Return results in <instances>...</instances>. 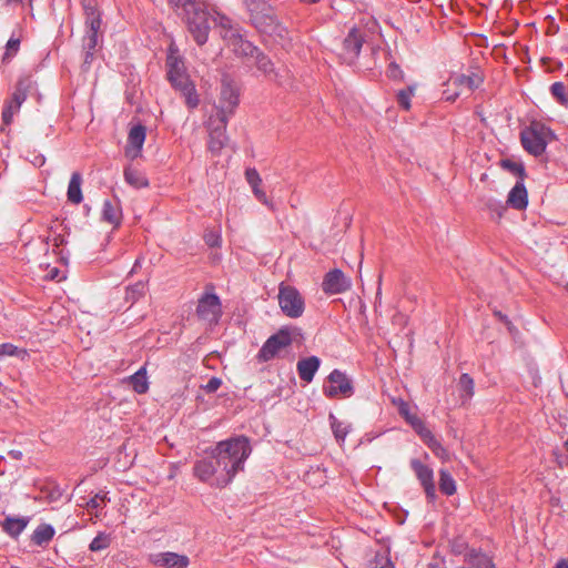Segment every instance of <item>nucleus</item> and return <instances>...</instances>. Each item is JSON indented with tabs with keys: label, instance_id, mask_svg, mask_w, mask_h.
<instances>
[{
	"label": "nucleus",
	"instance_id": "f257e3e1",
	"mask_svg": "<svg viewBox=\"0 0 568 568\" xmlns=\"http://www.w3.org/2000/svg\"><path fill=\"white\" fill-rule=\"evenodd\" d=\"M251 453L252 447L244 436L221 440L212 448L213 456L217 457L216 463L225 467L231 481L239 471L244 469V463Z\"/></svg>",
	"mask_w": 568,
	"mask_h": 568
},
{
	"label": "nucleus",
	"instance_id": "f03ea898",
	"mask_svg": "<svg viewBox=\"0 0 568 568\" xmlns=\"http://www.w3.org/2000/svg\"><path fill=\"white\" fill-rule=\"evenodd\" d=\"M168 79L185 100L189 109H195L200 104V95L195 84L186 73L184 61L178 54V50L171 45L166 58Z\"/></svg>",
	"mask_w": 568,
	"mask_h": 568
},
{
	"label": "nucleus",
	"instance_id": "7ed1b4c3",
	"mask_svg": "<svg viewBox=\"0 0 568 568\" xmlns=\"http://www.w3.org/2000/svg\"><path fill=\"white\" fill-rule=\"evenodd\" d=\"M393 403L397 407L399 415L413 427L434 455L443 462H447L449 459L447 449L436 439L432 430L417 416V414L410 410L408 403L400 398L393 399Z\"/></svg>",
	"mask_w": 568,
	"mask_h": 568
},
{
	"label": "nucleus",
	"instance_id": "20e7f679",
	"mask_svg": "<svg viewBox=\"0 0 568 568\" xmlns=\"http://www.w3.org/2000/svg\"><path fill=\"white\" fill-rule=\"evenodd\" d=\"M216 462L217 457L213 456L211 449L206 458L195 463L193 473L199 480L217 488H224L231 483V479L225 467Z\"/></svg>",
	"mask_w": 568,
	"mask_h": 568
},
{
	"label": "nucleus",
	"instance_id": "39448f33",
	"mask_svg": "<svg viewBox=\"0 0 568 568\" xmlns=\"http://www.w3.org/2000/svg\"><path fill=\"white\" fill-rule=\"evenodd\" d=\"M241 88L229 75H223L216 104L219 121L227 124L240 104Z\"/></svg>",
	"mask_w": 568,
	"mask_h": 568
},
{
	"label": "nucleus",
	"instance_id": "423d86ee",
	"mask_svg": "<svg viewBox=\"0 0 568 568\" xmlns=\"http://www.w3.org/2000/svg\"><path fill=\"white\" fill-rule=\"evenodd\" d=\"M554 139V132L540 122H532L521 132V143L525 150L535 156L542 154L547 144Z\"/></svg>",
	"mask_w": 568,
	"mask_h": 568
},
{
	"label": "nucleus",
	"instance_id": "0eeeda50",
	"mask_svg": "<svg viewBox=\"0 0 568 568\" xmlns=\"http://www.w3.org/2000/svg\"><path fill=\"white\" fill-rule=\"evenodd\" d=\"M214 21L217 28H220L222 38L227 42V45L232 48L234 53L240 55L254 57V54L257 52V48L242 38L239 30L232 26V22L229 18L224 16H217L214 18Z\"/></svg>",
	"mask_w": 568,
	"mask_h": 568
},
{
	"label": "nucleus",
	"instance_id": "6e6552de",
	"mask_svg": "<svg viewBox=\"0 0 568 568\" xmlns=\"http://www.w3.org/2000/svg\"><path fill=\"white\" fill-rule=\"evenodd\" d=\"M483 83L481 74L471 72L470 74H454L445 83L443 97L446 101L454 102L462 95L470 94Z\"/></svg>",
	"mask_w": 568,
	"mask_h": 568
},
{
	"label": "nucleus",
	"instance_id": "1a4fd4ad",
	"mask_svg": "<svg viewBox=\"0 0 568 568\" xmlns=\"http://www.w3.org/2000/svg\"><path fill=\"white\" fill-rule=\"evenodd\" d=\"M277 301L281 311L290 318H298L305 311V301L300 291L284 282L278 285Z\"/></svg>",
	"mask_w": 568,
	"mask_h": 568
},
{
	"label": "nucleus",
	"instance_id": "9d476101",
	"mask_svg": "<svg viewBox=\"0 0 568 568\" xmlns=\"http://www.w3.org/2000/svg\"><path fill=\"white\" fill-rule=\"evenodd\" d=\"M190 7L185 13L186 23L197 44L202 45L207 40L210 13L201 3H190Z\"/></svg>",
	"mask_w": 568,
	"mask_h": 568
},
{
	"label": "nucleus",
	"instance_id": "9b49d317",
	"mask_svg": "<svg viewBox=\"0 0 568 568\" xmlns=\"http://www.w3.org/2000/svg\"><path fill=\"white\" fill-rule=\"evenodd\" d=\"M251 13V20L262 32L274 30L276 18L272 7L265 0H243Z\"/></svg>",
	"mask_w": 568,
	"mask_h": 568
},
{
	"label": "nucleus",
	"instance_id": "f8f14e48",
	"mask_svg": "<svg viewBox=\"0 0 568 568\" xmlns=\"http://www.w3.org/2000/svg\"><path fill=\"white\" fill-rule=\"evenodd\" d=\"M353 392L352 381L338 369L331 372L323 387V393L328 398H347L353 395Z\"/></svg>",
	"mask_w": 568,
	"mask_h": 568
},
{
	"label": "nucleus",
	"instance_id": "ddd939ff",
	"mask_svg": "<svg viewBox=\"0 0 568 568\" xmlns=\"http://www.w3.org/2000/svg\"><path fill=\"white\" fill-rule=\"evenodd\" d=\"M292 343V331L287 327L282 328L275 335L271 336L258 352V358L267 362L274 358L283 348Z\"/></svg>",
	"mask_w": 568,
	"mask_h": 568
},
{
	"label": "nucleus",
	"instance_id": "4468645a",
	"mask_svg": "<svg viewBox=\"0 0 568 568\" xmlns=\"http://www.w3.org/2000/svg\"><path fill=\"white\" fill-rule=\"evenodd\" d=\"M31 85V75L26 77L18 82L17 89L12 94V101L2 110V121L6 125L11 123L13 114L19 111L21 104L26 101L27 91Z\"/></svg>",
	"mask_w": 568,
	"mask_h": 568
},
{
	"label": "nucleus",
	"instance_id": "2eb2a0df",
	"mask_svg": "<svg viewBox=\"0 0 568 568\" xmlns=\"http://www.w3.org/2000/svg\"><path fill=\"white\" fill-rule=\"evenodd\" d=\"M196 314L202 321L209 324L216 323L222 315L220 298L215 294H204L199 300Z\"/></svg>",
	"mask_w": 568,
	"mask_h": 568
},
{
	"label": "nucleus",
	"instance_id": "dca6fc26",
	"mask_svg": "<svg viewBox=\"0 0 568 568\" xmlns=\"http://www.w3.org/2000/svg\"><path fill=\"white\" fill-rule=\"evenodd\" d=\"M87 36L84 45L88 50H94L98 45V37L101 29V14L92 4L84 6Z\"/></svg>",
	"mask_w": 568,
	"mask_h": 568
},
{
	"label": "nucleus",
	"instance_id": "f3484780",
	"mask_svg": "<svg viewBox=\"0 0 568 568\" xmlns=\"http://www.w3.org/2000/svg\"><path fill=\"white\" fill-rule=\"evenodd\" d=\"M146 138V129L141 124L132 125L129 130L124 155L129 160H135L142 155L143 144Z\"/></svg>",
	"mask_w": 568,
	"mask_h": 568
},
{
	"label": "nucleus",
	"instance_id": "a211bd4d",
	"mask_svg": "<svg viewBox=\"0 0 568 568\" xmlns=\"http://www.w3.org/2000/svg\"><path fill=\"white\" fill-rule=\"evenodd\" d=\"M352 286L351 280L338 268L329 271L322 283L326 294L335 295L348 291Z\"/></svg>",
	"mask_w": 568,
	"mask_h": 568
},
{
	"label": "nucleus",
	"instance_id": "6ab92c4d",
	"mask_svg": "<svg viewBox=\"0 0 568 568\" xmlns=\"http://www.w3.org/2000/svg\"><path fill=\"white\" fill-rule=\"evenodd\" d=\"M410 466H412L416 477L420 481L422 486L424 487L426 496L430 500H434L436 497V488H435V483H434L433 469L430 467H428L427 465H424L418 459H412Z\"/></svg>",
	"mask_w": 568,
	"mask_h": 568
},
{
	"label": "nucleus",
	"instance_id": "aec40b11",
	"mask_svg": "<svg viewBox=\"0 0 568 568\" xmlns=\"http://www.w3.org/2000/svg\"><path fill=\"white\" fill-rule=\"evenodd\" d=\"M152 562L159 568H186L190 560L185 555L165 551L153 555Z\"/></svg>",
	"mask_w": 568,
	"mask_h": 568
},
{
	"label": "nucleus",
	"instance_id": "412c9836",
	"mask_svg": "<svg viewBox=\"0 0 568 568\" xmlns=\"http://www.w3.org/2000/svg\"><path fill=\"white\" fill-rule=\"evenodd\" d=\"M245 178L255 197L268 207H273V204L268 200L266 193L262 190V179L255 169H247L245 171Z\"/></svg>",
	"mask_w": 568,
	"mask_h": 568
},
{
	"label": "nucleus",
	"instance_id": "4be33fe9",
	"mask_svg": "<svg viewBox=\"0 0 568 568\" xmlns=\"http://www.w3.org/2000/svg\"><path fill=\"white\" fill-rule=\"evenodd\" d=\"M321 361L316 356H310L297 362V373L302 381L311 383L318 371Z\"/></svg>",
	"mask_w": 568,
	"mask_h": 568
},
{
	"label": "nucleus",
	"instance_id": "5701e85b",
	"mask_svg": "<svg viewBox=\"0 0 568 568\" xmlns=\"http://www.w3.org/2000/svg\"><path fill=\"white\" fill-rule=\"evenodd\" d=\"M363 44V37L356 28L349 30L344 40L345 54L353 60L359 54Z\"/></svg>",
	"mask_w": 568,
	"mask_h": 568
},
{
	"label": "nucleus",
	"instance_id": "b1692460",
	"mask_svg": "<svg viewBox=\"0 0 568 568\" xmlns=\"http://www.w3.org/2000/svg\"><path fill=\"white\" fill-rule=\"evenodd\" d=\"M507 202L516 210H524L528 204L527 190L523 182H517L510 190Z\"/></svg>",
	"mask_w": 568,
	"mask_h": 568
},
{
	"label": "nucleus",
	"instance_id": "393cba45",
	"mask_svg": "<svg viewBox=\"0 0 568 568\" xmlns=\"http://www.w3.org/2000/svg\"><path fill=\"white\" fill-rule=\"evenodd\" d=\"M226 125L219 121V125L210 130L209 149L213 153H219L226 143Z\"/></svg>",
	"mask_w": 568,
	"mask_h": 568
},
{
	"label": "nucleus",
	"instance_id": "a878e982",
	"mask_svg": "<svg viewBox=\"0 0 568 568\" xmlns=\"http://www.w3.org/2000/svg\"><path fill=\"white\" fill-rule=\"evenodd\" d=\"M103 220L113 225L119 226L122 220V211L119 201H105L102 209Z\"/></svg>",
	"mask_w": 568,
	"mask_h": 568
},
{
	"label": "nucleus",
	"instance_id": "bb28decb",
	"mask_svg": "<svg viewBox=\"0 0 568 568\" xmlns=\"http://www.w3.org/2000/svg\"><path fill=\"white\" fill-rule=\"evenodd\" d=\"M124 180L135 189H142L149 185L146 176L139 169L132 165L124 169Z\"/></svg>",
	"mask_w": 568,
	"mask_h": 568
},
{
	"label": "nucleus",
	"instance_id": "cd10ccee",
	"mask_svg": "<svg viewBox=\"0 0 568 568\" xmlns=\"http://www.w3.org/2000/svg\"><path fill=\"white\" fill-rule=\"evenodd\" d=\"M38 489L40 491V495H38V499H43L47 501H54L61 496V490L55 485L54 481L44 479L41 481L40 485H38Z\"/></svg>",
	"mask_w": 568,
	"mask_h": 568
},
{
	"label": "nucleus",
	"instance_id": "c85d7f7f",
	"mask_svg": "<svg viewBox=\"0 0 568 568\" xmlns=\"http://www.w3.org/2000/svg\"><path fill=\"white\" fill-rule=\"evenodd\" d=\"M82 178L79 172H74L71 175L68 186V200L73 204L81 203L83 196L81 191Z\"/></svg>",
	"mask_w": 568,
	"mask_h": 568
},
{
	"label": "nucleus",
	"instance_id": "c756f323",
	"mask_svg": "<svg viewBox=\"0 0 568 568\" xmlns=\"http://www.w3.org/2000/svg\"><path fill=\"white\" fill-rule=\"evenodd\" d=\"M30 518H6L2 523V528L12 537L19 536L29 524Z\"/></svg>",
	"mask_w": 568,
	"mask_h": 568
},
{
	"label": "nucleus",
	"instance_id": "7c9ffc66",
	"mask_svg": "<svg viewBox=\"0 0 568 568\" xmlns=\"http://www.w3.org/2000/svg\"><path fill=\"white\" fill-rule=\"evenodd\" d=\"M108 501V494L105 491H100L85 503V507L91 515L98 518Z\"/></svg>",
	"mask_w": 568,
	"mask_h": 568
},
{
	"label": "nucleus",
	"instance_id": "2f4dec72",
	"mask_svg": "<svg viewBox=\"0 0 568 568\" xmlns=\"http://www.w3.org/2000/svg\"><path fill=\"white\" fill-rule=\"evenodd\" d=\"M130 384L138 394H144L149 389V382L146 378L145 367L140 368L135 374L130 377Z\"/></svg>",
	"mask_w": 568,
	"mask_h": 568
},
{
	"label": "nucleus",
	"instance_id": "473e14b6",
	"mask_svg": "<svg viewBox=\"0 0 568 568\" xmlns=\"http://www.w3.org/2000/svg\"><path fill=\"white\" fill-rule=\"evenodd\" d=\"M329 420H331V428L333 430V434H334L336 440L339 444H343L347 434L351 430V425H348L342 420H338L333 414L329 415Z\"/></svg>",
	"mask_w": 568,
	"mask_h": 568
},
{
	"label": "nucleus",
	"instance_id": "72a5a7b5",
	"mask_svg": "<svg viewBox=\"0 0 568 568\" xmlns=\"http://www.w3.org/2000/svg\"><path fill=\"white\" fill-rule=\"evenodd\" d=\"M439 489L447 496H452L456 493V483L446 469L439 470Z\"/></svg>",
	"mask_w": 568,
	"mask_h": 568
},
{
	"label": "nucleus",
	"instance_id": "f704fd0d",
	"mask_svg": "<svg viewBox=\"0 0 568 568\" xmlns=\"http://www.w3.org/2000/svg\"><path fill=\"white\" fill-rule=\"evenodd\" d=\"M111 541L112 538L110 534L99 532L89 545V549L94 552L104 550L111 545Z\"/></svg>",
	"mask_w": 568,
	"mask_h": 568
},
{
	"label": "nucleus",
	"instance_id": "c9c22d12",
	"mask_svg": "<svg viewBox=\"0 0 568 568\" xmlns=\"http://www.w3.org/2000/svg\"><path fill=\"white\" fill-rule=\"evenodd\" d=\"M6 356H17L23 359L29 356V354L24 348H19L13 344L4 343L0 345V361Z\"/></svg>",
	"mask_w": 568,
	"mask_h": 568
},
{
	"label": "nucleus",
	"instance_id": "e433bc0d",
	"mask_svg": "<svg viewBox=\"0 0 568 568\" xmlns=\"http://www.w3.org/2000/svg\"><path fill=\"white\" fill-rule=\"evenodd\" d=\"M20 49V39L19 38H10L6 44V50L2 55V62L9 63L19 52Z\"/></svg>",
	"mask_w": 568,
	"mask_h": 568
},
{
	"label": "nucleus",
	"instance_id": "4c0bfd02",
	"mask_svg": "<svg viewBox=\"0 0 568 568\" xmlns=\"http://www.w3.org/2000/svg\"><path fill=\"white\" fill-rule=\"evenodd\" d=\"M552 97L562 105H568V92L562 82H555L550 87Z\"/></svg>",
	"mask_w": 568,
	"mask_h": 568
},
{
	"label": "nucleus",
	"instance_id": "58836bf2",
	"mask_svg": "<svg viewBox=\"0 0 568 568\" xmlns=\"http://www.w3.org/2000/svg\"><path fill=\"white\" fill-rule=\"evenodd\" d=\"M44 271L47 272L45 275L43 276L44 280L60 282L65 278L64 271L61 270L60 266L57 264H54V265L48 264L45 266Z\"/></svg>",
	"mask_w": 568,
	"mask_h": 568
},
{
	"label": "nucleus",
	"instance_id": "ea45409f",
	"mask_svg": "<svg viewBox=\"0 0 568 568\" xmlns=\"http://www.w3.org/2000/svg\"><path fill=\"white\" fill-rule=\"evenodd\" d=\"M415 87H408L397 93V102L404 110L410 109V99L414 95Z\"/></svg>",
	"mask_w": 568,
	"mask_h": 568
},
{
	"label": "nucleus",
	"instance_id": "a19ab883",
	"mask_svg": "<svg viewBox=\"0 0 568 568\" xmlns=\"http://www.w3.org/2000/svg\"><path fill=\"white\" fill-rule=\"evenodd\" d=\"M254 58L256 65L261 71H263L265 74L273 72V63L266 55L257 50V52L254 54Z\"/></svg>",
	"mask_w": 568,
	"mask_h": 568
},
{
	"label": "nucleus",
	"instance_id": "79ce46f5",
	"mask_svg": "<svg viewBox=\"0 0 568 568\" xmlns=\"http://www.w3.org/2000/svg\"><path fill=\"white\" fill-rule=\"evenodd\" d=\"M145 294V284L144 283H136L132 285L126 293V300L134 303L140 297H142Z\"/></svg>",
	"mask_w": 568,
	"mask_h": 568
},
{
	"label": "nucleus",
	"instance_id": "37998d69",
	"mask_svg": "<svg viewBox=\"0 0 568 568\" xmlns=\"http://www.w3.org/2000/svg\"><path fill=\"white\" fill-rule=\"evenodd\" d=\"M54 536V529L47 524L38 526V545L48 542Z\"/></svg>",
	"mask_w": 568,
	"mask_h": 568
},
{
	"label": "nucleus",
	"instance_id": "c03bdc74",
	"mask_svg": "<svg viewBox=\"0 0 568 568\" xmlns=\"http://www.w3.org/2000/svg\"><path fill=\"white\" fill-rule=\"evenodd\" d=\"M459 387L465 393L467 398L474 394V381L468 374H463L459 377Z\"/></svg>",
	"mask_w": 568,
	"mask_h": 568
},
{
	"label": "nucleus",
	"instance_id": "a18cd8bd",
	"mask_svg": "<svg viewBox=\"0 0 568 568\" xmlns=\"http://www.w3.org/2000/svg\"><path fill=\"white\" fill-rule=\"evenodd\" d=\"M45 243L47 245H49L51 243V245L53 246V252L55 254H60V252H57V250L60 247V245L63 244L64 242V239H63V235L60 234V233H57L55 231H50V234L45 237Z\"/></svg>",
	"mask_w": 568,
	"mask_h": 568
},
{
	"label": "nucleus",
	"instance_id": "49530a36",
	"mask_svg": "<svg viewBox=\"0 0 568 568\" xmlns=\"http://www.w3.org/2000/svg\"><path fill=\"white\" fill-rule=\"evenodd\" d=\"M387 74L392 79L402 80L404 78L403 71L396 63H390L387 69Z\"/></svg>",
	"mask_w": 568,
	"mask_h": 568
},
{
	"label": "nucleus",
	"instance_id": "de8ad7c7",
	"mask_svg": "<svg viewBox=\"0 0 568 568\" xmlns=\"http://www.w3.org/2000/svg\"><path fill=\"white\" fill-rule=\"evenodd\" d=\"M222 385V381L217 377H212L203 387L207 393L216 392Z\"/></svg>",
	"mask_w": 568,
	"mask_h": 568
},
{
	"label": "nucleus",
	"instance_id": "09e8293b",
	"mask_svg": "<svg viewBox=\"0 0 568 568\" xmlns=\"http://www.w3.org/2000/svg\"><path fill=\"white\" fill-rule=\"evenodd\" d=\"M169 2L175 8L182 7L185 13L187 12V9H191L190 3H196L193 0H169Z\"/></svg>",
	"mask_w": 568,
	"mask_h": 568
},
{
	"label": "nucleus",
	"instance_id": "8fccbe9b",
	"mask_svg": "<svg viewBox=\"0 0 568 568\" xmlns=\"http://www.w3.org/2000/svg\"><path fill=\"white\" fill-rule=\"evenodd\" d=\"M503 165L509 170H511L513 172L519 174L520 178H523L524 175V168L517 163H514L511 161H504L503 162Z\"/></svg>",
	"mask_w": 568,
	"mask_h": 568
},
{
	"label": "nucleus",
	"instance_id": "3c124183",
	"mask_svg": "<svg viewBox=\"0 0 568 568\" xmlns=\"http://www.w3.org/2000/svg\"><path fill=\"white\" fill-rule=\"evenodd\" d=\"M205 242L210 245V246H219L220 243H221V236L220 234L217 233H209L205 235Z\"/></svg>",
	"mask_w": 568,
	"mask_h": 568
},
{
	"label": "nucleus",
	"instance_id": "603ef678",
	"mask_svg": "<svg viewBox=\"0 0 568 568\" xmlns=\"http://www.w3.org/2000/svg\"><path fill=\"white\" fill-rule=\"evenodd\" d=\"M377 565H379V568H395L393 562L387 557H385V562L377 561Z\"/></svg>",
	"mask_w": 568,
	"mask_h": 568
},
{
	"label": "nucleus",
	"instance_id": "864d4df0",
	"mask_svg": "<svg viewBox=\"0 0 568 568\" xmlns=\"http://www.w3.org/2000/svg\"><path fill=\"white\" fill-rule=\"evenodd\" d=\"M556 568H568V561L565 559H561L557 562Z\"/></svg>",
	"mask_w": 568,
	"mask_h": 568
},
{
	"label": "nucleus",
	"instance_id": "5fc2aeb1",
	"mask_svg": "<svg viewBox=\"0 0 568 568\" xmlns=\"http://www.w3.org/2000/svg\"><path fill=\"white\" fill-rule=\"evenodd\" d=\"M11 454L14 456V458H20L21 452L12 450Z\"/></svg>",
	"mask_w": 568,
	"mask_h": 568
},
{
	"label": "nucleus",
	"instance_id": "6e6d98bb",
	"mask_svg": "<svg viewBox=\"0 0 568 568\" xmlns=\"http://www.w3.org/2000/svg\"><path fill=\"white\" fill-rule=\"evenodd\" d=\"M301 1L304 2V3H310L311 4V3H316L320 0H301Z\"/></svg>",
	"mask_w": 568,
	"mask_h": 568
},
{
	"label": "nucleus",
	"instance_id": "4d7b16f0",
	"mask_svg": "<svg viewBox=\"0 0 568 568\" xmlns=\"http://www.w3.org/2000/svg\"><path fill=\"white\" fill-rule=\"evenodd\" d=\"M565 447H566V450H567V453H568V439H567V440H566V443H565Z\"/></svg>",
	"mask_w": 568,
	"mask_h": 568
},
{
	"label": "nucleus",
	"instance_id": "13d9d810",
	"mask_svg": "<svg viewBox=\"0 0 568 568\" xmlns=\"http://www.w3.org/2000/svg\"><path fill=\"white\" fill-rule=\"evenodd\" d=\"M565 288H566V291L568 292V283L566 284Z\"/></svg>",
	"mask_w": 568,
	"mask_h": 568
}]
</instances>
